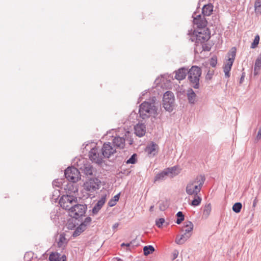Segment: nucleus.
Returning a JSON list of instances; mask_svg holds the SVG:
<instances>
[{
  "instance_id": "nucleus-1",
  "label": "nucleus",
  "mask_w": 261,
  "mask_h": 261,
  "mask_svg": "<svg viewBox=\"0 0 261 261\" xmlns=\"http://www.w3.org/2000/svg\"><path fill=\"white\" fill-rule=\"evenodd\" d=\"M161 105L157 101L156 98L154 96L151 97L147 101H144L140 106L139 110V114H158L160 113Z\"/></svg>"
},
{
  "instance_id": "nucleus-25",
  "label": "nucleus",
  "mask_w": 261,
  "mask_h": 261,
  "mask_svg": "<svg viewBox=\"0 0 261 261\" xmlns=\"http://www.w3.org/2000/svg\"><path fill=\"white\" fill-rule=\"evenodd\" d=\"M167 170L169 172L171 177H173V176L178 175L180 171L179 168L176 166H174L171 168H167Z\"/></svg>"
},
{
  "instance_id": "nucleus-26",
  "label": "nucleus",
  "mask_w": 261,
  "mask_h": 261,
  "mask_svg": "<svg viewBox=\"0 0 261 261\" xmlns=\"http://www.w3.org/2000/svg\"><path fill=\"white\" fill-rule=\"evenodd\" d=\"M67 240L65 238V234L62 233L60 234L59 239L58 241V245L59 247H64L67 244Z\"/></svg>"
},
{
  "instance_id": "nucleus-24",
  "label": "nucleus",
  "mask_w": 261,
  "mask_h": 261,
  "mask_svg": "<svg viewBox=\"0 0 261 261\" xmlns=\"http://www.w3.org/2000/svg\"><path fill=\"white\" fill-rule=\"evenodd\" d=\"M187 97L190 103H194L196 101V95L191 88L189 89L187 91Z\"/></svg>"
},
{
  "instance_id": "nucleus-20",
  "label": "nucleus",
  "mask_w": 261,
  "mask_h": 261,
  "mask_svg": "<svg viewBox=\"0 0 261 261\" xmlns=\"http://www.w3.org/2000/svg\"><path fill=\"white\" fill-rule=\"evenodd\" d=\"M213 5L212 4H208L203 6L202 8V14L204 16H210L213 11Z\"/></svg>"
},
{
  "instance_id": "nucleus-33",
  "label": "nucleus",
  "mask_w": 261,
  "mask_h": 261,
  "mask_svg": "<svg viewBox=\"0 0 261 261\" xmlns=\"http://www.w3.org/2000/svg\"><path fill=\"white\" fill-rule=\"evenodd\" d=\"M86 229L83 227V225H79L74 231L72 236L76 237L79 236L82 232H83Z\"/></svg>"
},
{
  "instance_id": "nucleus-30",
  "label": "nucleus",
  "mask_w": 261,
  "mask_h": 261,
  "mask_svg": "<svg viewBox=\"0 0 261 261\" xmlns=\"http://www.w3.org/2000/svg\"><path fill=\"white\" fill-rule=\"evenodd\" d=\"M154 251V248L152 245L145 246L143 248L144 254L146 256L152 253Z\"/></svg>"
},
{
  "instance_id": "nucleus-9",
  "label": "nucleus",
  "mask_w": 261,
  "mask_h": 261,
  "mask_svg": "<svg viewBox=\"0 0 261 261\" xmlns=\"http://www.w3.org/2000/svg\"><path fill=\"white\" fill-rule=\"evenodd\" d=\"M236 53L235 50H232L230 53H229L228 59L224 64L223 71L225 73V76L226 77L228 78L230 77V71L235 59Z\"/></svg>"
},
{
  "instance_id": "nucleus-8",
  "label": "nucleus",
  "mask_w": 261,
  "mask_h": 261,
  "mask_svg": "<svg viewBox=\"0 0 261 261\" xmlns=\"http://www.w3.org/2000/svg\"><path fill=\"white\" fill-rule=\"evenodd\" d=\"M101 181L97 178H89L84 184V188L87 191L93 192L100 187Z\"/></svg>"
},
{
  "instance_id": "nucleus-43",
  "label": "nucleus",
  "mask_w": 261,
  "mask_h": 261,
  "mask_svg": "<svg viewBox=\"0 0 261 261\" xmlns=\"http://www.w3.org/2000/svg\"><path fill=\"white\" fill-rule=\"evenodd\" d=\"M116 204V202L113 199H111L109 200L108 202V205L110 207H112Z\"/></svg>"
},
{
  "instance_id": "nucleus-13",
  "label": "nucleus",
  "mask_w": 261,
  "mask_h": 261,
  "mask_svg": "<svg viewBox=\"0 0 261 261\" xmlns=\"http://www.w3.org/2000/svg\"><path fill=\"white\" fill-rule=\"evenodd\" d=\"M203 32H198L197 34H196V42L202 43L210 39V34L208 30H204Z\"/></svg>"
},
{
  "instance_id": "nucleus-47",
  "label": "nucleus",
  "mask_w": 261,
  "mask_h": 261,
  "mask_svg": "<svg viewBox=\"0 0 261 261\" xmlns=\"http://www.w3.org/2000/svg\"><path fill=\"white\" fill-rule=\"evenodd\" d=\"M119 196H120L119 194H118L114 196L113 199L116 202V203L117 202V201H118L119 200Z\"/></svg>"
},
{
  "instance_id": "nucleus-31",
  "label": "nucleus",
  "mask_w": 261,
  "mask_h": 261,
  "mask_svg": "<svg viewBox=\"0 0 261 261\" xmlns=\"http://www.w3.org/2000/svg\"><path fill=\"white\" fill-rule=\"evenodd\" d=\"M60 254L59 253H52L49 256L50 261H62L61 259Z\"/></svg>"
},
{
  "instance_id": "nucleus-23",
  "label": "nucleus",
  "mask_w": 261,
  "mask_h": 261,
  "mask_svg": "<svg viewBox=\"0 0 261 261\" xmlns=\"http://www.w3.org/2000/svg\"><path fill=\"white\" fill-rule=\"evenodd\" d=\"M191 237V234H187L185 233L180 237L177 236L175 239V243L178 245L183 244Z\"/></svg>"
},
{
  "instance_id": "nucleus-39",
  "label": "nucleus",
  "mask_w": 261,
  "mask_h": 261,
  "mask_svg": "<svg viewBox=\"0 0 261 261\" xmlns=\"http://www.w3.org/2000/svg\"><path fill=\"white\" fill-rule=\"evenodd\" d=\"M259 36L258 35H256L255 36L253 42L251 44V48H256L259 43Z\"/></svg>"
},
{
  "instance_id": "nucleus-7",
  "label": "nucleus",
  "mask_w": 261,
  "mask_h": 261,
  "mask_svg": "<svg viewBox=\"0 0 261 261\" xmlns=\"http://www.w3.org/2000/svg\"><path fill=\"white\" fill-rule=\"evenodd\" d=\"M65 177L72 182H76L80 179V172L73 167H68L64 172Z\"/></svg>"
},
{
  "instance_id": "nucleus-11",
  "label": "nucleus",
  "mask_w": 261,
  "mask_h": 261,
  "mask_svg": "<svg viewBox=\"0 0 261 261\" xmlns=\"http://www.w3.org/2000/svg\"><path fill=\"white\" fill-rule=\"evenodd\" d=\"M100 151L98 148H93L91 149L89 154L90 160L96 163H101L104 157L102 156V152L101 151L100 152Z\"/></svg>"
},
{
  "instance_id": "nucleus-57",
  "label": "nucleus",
  "mask_w": 261,
  "mask_h": 261,
  "mask_svg": "<svg viewBox=\"0 0 261 261\" xmlns=\"http://www.w3.org/2000/svg\"><path fill=\"white\" fill-rule=\"evenodd\" d=\"M146 115H140V117L143 118V119H144L145 117L144 116H145ZM148 117H149V116L150 115H147Z\"/></svg>"
},
{
  "instance_id": "nucleus-10",
  "label": "nucleus",
  "mask_w": 261,
  "mask_h": 261,
  "mask_svg": "<svg viewBox=\"0 0 261 261\" xmlns=\"http://www.w3.org/2000/svg\"><path fill=\"white\" fill-rule=\"evenodd\" d=\"M116 148L111 145L110 142H106L103 144L100 151L102 152V156L105 158H109L116 152Z\"/></svg>"
},
{
  "instance_id": "nucleus-38",
  "label": "nucleus",
  "mask_w": 261,
  "mask_h": 261,
  "mask_svg": "<svg viewBox=\"0 0 261 261\" xmlns=\"http://www.w3.org/2000/svg\"><path fill=\"white\" fill-rule=\"evenodd\" d=\"M137 162V154L136 153L133 154L130 158L126 161L127 164H134Z\"/></svg>"
},
{
  "instance_id": "nucleus-18",
  "label": "nucleus",
  "mask_w": 261,
  "mask_h": 261,
  "mask_svg": "<svg viewBox=\"0 0 261 261\" xmlns=\"http://www.w3.org/2000/svg\"><path fill=\"white\" fill-rule=\"evenodd\" d=\"M80 169L81 171L87 176H91L93 175V168L90 164H84Z\"/></svg>"
},
{
  "instance_id": "nucleus-52",
  "label": "nucleus",
  "mask_w": 261,
  "mask_h": 261,
  "mask_svg": "<svg viewBox=\"0 0 261 261\" xmlns=\"http://www.w3.org/2000/svg\"><path fill=\"white\" fill-rule=\"evenodd\" d=\"M130 246V243H123L121 244V247H123V246L129 247Z\"/></svg>"
},
{
  "instance_id": "nucleus-2",
  "label": "nucleus",
  "mask_w": 261,
  "mask_h": 261,
  "mask_svg": "<svg viewBox=\"0 0 261 261\" xmlns=\"http://www.w3.org/2000/svg\"><path fill=\"white\" fill-rule=\"evenodd\" d=\"M205 180V176L200 175L190 180L186 187V193L189 195H197L201 191Z\"/></svg>"
},
{
  "instance_id": "nucleus-59",
  "label": "nucleus",
  "mask_w": 261,
  "mask_h": 261,
  "mask_svg": "<svg viewBox=\"0 0 261 261\" xmlns=\"http://www.w3.org/2000/svg\"><path fill=\"white\" fill-rule=\"evenodd\" d=\"M195 33L196 34H197V32H194V33H193V35H195Z\"/></svg>"
},
{
  "instance_id": "nucleus-37",
  "label": "nucleus",
  "mask_w": 261,
  "mask_h": 261,
  "mask_svg": "<svg viewBox=\"0 0 261 261\" xmlns=\"http://www.w3.org/2000/svg\"><path fill=\"white\" fill-rule=\"evenodd\" d=\"M91 218L90 217H86L84 221L80 224V225H83V227L85 229L87 228L88 226H89L91 222Z\"/></svg>"
},
{
  "instance_id": "nucleus-53",
  "label": "nucleus",
  "mask_w": 261,
  "mask_h": 261,
  "mask_svg": "<svg viewBox=\"0 0 261 261\" xmlns=\"http://www.w3.org/2000/svg\"><path fill=\"white\" fill-rule=\"evenodd\" d=\"M61 259H62V261H66V256L65 255H63L61 258Z\"/></svg>"
},
{
  "instance_id": "nucleus-40",
  "label": "nucleus",
  "mask_w": 261,
  "mask_h": 261,
  "mask_svg": "<svg viewBox=\"0 0 261 261\" xmlns=\"http://www.w3.org/2000/svg\"><path fill=\"white\" fill-rule=\"evenodd\" d=\"M214 70L209 69L206 73L205 76V79L207 80H210L212 79L213 75H214Z\"/></svg>"
},
{
  "instance_id": "nucleus-49",
  "label": "nucleus",
  "mask_w": 261,
  "mask_h": 261,
  "mask_svg": "<svg viewBox=\"0 0 261 261\" xmlns=\"http://www.w3.org/2000/svg\"><path fill=\"white\" fill-rule=\"evenodd\" d=\"M202 47L204 50L209 51L210 50V47L207 46L205 44L204 45H202Z\"/></svg>"
},
{
  "instance_id": "nucleus-44",
  "label": "nucleus",
  "mask_w": 261,
  "mask_h": 261,
  "mask_svg": "<svg viewBox=\"0 0 261 261\" xmlns=\"http://www.w3.org/2000/svg\"><path fill=\"white\" fill-rule=\"evenodd\" d=\"M178 255V251L177 250L173 251L172 253L173 259H176Z\"/></svg>"
},
{
  "instance_id": "nucleus-58",
  "label": "nucleus",
  "mask_w": 261,
  "mask_h": 261,
  "mask_svg": "<svg viewBox=\"0 0 261 261\" xmlns=\"http://www.w3.org/2000/svg\"><path fill=\"white\" fill-rule=\"evenodd\" d=\"M117 261H122V259H120V258H118V260H117Z\"/></svg>"
},
{
  "instance_id": "nucleus-51",
  "label": "nucleus",
  "mask_w": 261,
  "mask_h": 261,
  "mask_svg": "<svg viewBox=\"0 0 261 261\" xmlns=\"http://www.w3.org/2000/svg\"><path fill=\"white\" fill-rule=\"evenodd\" d=\"M258 200H257V198L256 197L254 200H253V206L254 207H255L256 204H257V202Z\"/></svg>"
},
{
  "instance_id": "nucleus-22",
  "label": "nucleus",
  "mask_w": 261,
  "mask_h": 261,
  "mask_svg": "<svg viewBox=\"0 0 261 261\" xmlns=\"http://www.w3.org/2000/svg\"><path fill=\"white\" fill-rule=\"evenodd\" d=\"M194 225L191 221L185 222L182 231L187 234H192V231L193 230Z\"/></svg>"
},
{
  "instance_id": "nucleus-56",
  "label": "nucleus",
  "mask_w": 261,
  "mask_h": 261,
  "mask_svg": "<svg viewBox=\"0 0 261 261\" xmlns=\"http://www.w3.org/2000/svg\"><path fill=\"white\" fill-rule=\"evenodd\" d=\"M57 181L56 180H54L53 182V186H57Z\"/></svg>"
},
{
  "instance_id": "nucleus-27",
  "label": "nucleus",
  "mask_w": 261,
  "mask_h": 261,
  "mask_svg": "<svg viewBox=\"0 0 261 261\" xmlns=\"http://www.w3.org/2000/svg\"><path fill=\"white\" fill-rule=\"evenodd\" d=\"M211 210L212 207L211 203L206 204L204 207L202 218L204 219H207L211 213Z\"/></svg>"
},
{
  "instance_id": "nucleus-41",
  "label": "nucleus",
  "mask_w": 261,
  "mask_h": 261,
  "mask_svg": "<svg viewBox=\"0 0 261 261\" xmlns=\"http://www.w3.org/2000/svg\"><path fill=\"white\" fill-rule=\"evenodd\" d=\"M164 222L165 219L164 218H161L156 220L155 224L159 228H161Z\"/></svg>"
},
{
  "instance_id": "nucleus-46",
  "label": "nucleus",
  "mask_w": 261,
  "mask_h": 261,
  "mask_svg": "<svg viewBox=\"0 0 261 261\" xmlns=\"http://www.w3.org/2000/svg\"><path fill=\"white\" fill-rule=\"evenodd\" d=\"M261 138V126L259 127V130L258 131L256 139L257 140H259Z\"/></svg>"
},
{
  "instance_id": "nucleus-42",
  "label": "nucleus",
  "mask_w": 261,
  "mask_h": 261,
  "mask_svg": "<svg viewBox=\"0 0 261 261\" xmlns=\"http://www.w3.org/2000/svg\"><path fill=\"white\" fill-rule=\"evenodd\" d=\"M217 63V61L216 58H212L210 61V64L211 66L213 67H215Z\"/></svg>"
},
{
  "instance_id": "nucleus-54",
  "label": "nucleus",
  "mask_w": 261,
  "mask_h": 261,
  "mask_svg": "<svg viewBox=\"0 0 261 261\" xmlns=\"http://www.w3.org/2000/svg\"><path fill=\"white\" fill-rule=\"evenodd\" d=\"M135 242H136L135 240H133L132 241H131V242H130V245H134V246H137V245H138V244H135Z\"/></svg>"
},
{
  "instance_id": "nucleus-55",
  "label": "nucleus",
  "mask_w": 261,
  "mask_h": 261,
  "mask_svg": "<svg viewBox=\"0 0 261 261\" xmlns=\"http://www.w3.org/2000/svg\"><path fill=\"white\" fill-rule=\"evenodd\" d=\"M154 205H151L149 208V211L152 212L153 211Z\"/></svg>"
},
{
  "instance_id": "nucleus-15",
  "label": "nucleus",
  "mask_w": 261,
  "mask_h": 261,
  "mask_svg": "<svg viewBox=\"0 0 261 261\" xmlns=\"http://www.w3.org/2000/svg\"><path fill=\"white\" fill-rule=\"evenodd\" d=\"M106 201V195H102L100 199L97 202L96 204L92 208V213L94 215L97 214L101 208Z\"/></svg>"
},
{
  "instance_id": "nucleus-36",
  "label": "nucleus",
  "mask_w": 261,
  "mask_h": 261,
  "mask_svg": "<svg viewBox=\"0 0 261 261\" xmlns=\"http://www.w3.org/2000/svg\"><path fill=\"white\" fill-rule=\"evenodd\" d=\"M254 7L255 12L258 14H261V0L256 1Z\"/></svg>"
},
{
  "instance_id": "nucleus-50",
  "label": "nucleus",
  "mask_w": 261,
  "mask_h": 261,
  "mask_svg": "<svg viewBox=\"0 0 261 261\" xmlns=\"http://www.w3.org/2000/svg\"><path fill=\"white\" fill-rule=\"evenodd\" d=\"M119 225V224L118 223H115L112 227L113 230L115 231V230L118 227Z\"/></svg>"
},
{
  "instance_id": "nucleus-34",
  "label": "nucleus",
  "mask_w": 261,
  "mask_h": 261,
  "mask_svg": "<svg viewBox=\"0 0 261 261\" xmlns=\"http://www.w3.org/2000/svg\"><path fill=\"white\" fill-rule=\"evenodd\" d=\"M176 216L177 219L176 220V223L177 224H180L184 220L185 216L182 212L179 211L176 214Z\"/></svg>"
},
{
  "instance_id": "nucleus-4",
  "label": "nucleus",
  "mask_w": 261,
  "mask_h": 261,
  "mask_svg": "<svg viewBox=\"0 0 261 261\" xmlns=\"http://www.w3.org/2000/svg\"><path fill=\"white\" fill-rule=\"evenodd\" d=\"M174 94L171 91L166 92L163 97V107L166 111L171 112L174 108Z\"/></svg>"
},
{
  "instance_id": "nucleus-35",
  "label": "nucleus",
  "mask_w": 261,
  "mask_h": 261,
  "mask_svg": "<svg viewBox=\"0 0 261 261\" xmlns=\"http://www.w3.org/2000/svg\"><path fill=\"white\" fill-rule=\"evenodd\" d=\"M242 207V203L240 202L235 203L232 206V210L236 213H238L240 212L241 208Z\"/></svg>"
},
{
  "instance_id": "nucleus-6",
  "label": "nucleus",
  "mask_w": 261,
  "mask_h": 261,
  "mask_svg": "<svg viewBox=\"0 0 261 261\" xmlns=\"http://www.w3.org/2000/svg\"><path fill=\"white\" fill-rule=\"evenodd\" d=\"M87 210V206L86 204H81L76 203L73 207L71 208L69 213L71 216L77 219L85 216Z\"/></svg>"
},
{
  "instance_id": "nucleus-19",
  "label": "nucleus",
  "mask_w": 261,
  "mask_h": 261,
  "mask_svg": "<svg viewBox=\"0 0 261 261\" xmlns=\"http://www.w3.org/2000/svg\"><path fill=\"white\" fill-rule=\"evenodd\" d=\"M169 176L170 174L168 172L167 169L163 170L162 172L157 174L154 177V182L156 181H162L166 179L167 176Z\"/></svg>"
},
{
  "instance_id": "nucleus-17",
  "label": "nucleus",
  "mask_w": 261,
  "mask_h": 261,
  "mask_svg": "<svg viewBox=\"0 0 261 261\" xmlns=\"http://www.w3.org/2000/svg\"><path fill=\"white\" fill-rule=\"evenodd\" d=\"M174 72L175 73V78L178 81H180L186 77L188 72V69L185 67H182L179 68L178 70L175 71Z\"/></svg>"
},
{
  "instance_id": "nucleus-48",
  "label": "nucleus",
  "mask_w": 261,
  "mask_h": 261,
  "mask_svg": "<svg viewBox=\"0 0 261 261\" xmlns=\"http://www.w3.org/2000/svg\"><path fill=\"white\" fill-rule=\"evenodd\" d=\"M245 76V73L244 72L242 73V76H241L240 80V84H242L243 83V82L244 81Z\"/></svg>"
},
{
  "instance_id": "nucleus-14",
  "label": "nucleus",
  "mask_w": 261,
  "mask_h": 261,
  "mask_svg": "<svg viewBox=\"0 0 261 261\" xmlns=\"http://www.w3.org/2000/svg\"><path fill=\"white\" fill-rule=\"evenodd\" d=\"M125 141L123 137L116 136L113 139L112 143L115 148L123 149L125 146Z\"/></svg>"
},
{
  "instance_id": "nucleus-16",
  "label": "nucleus",
  "mask_w": 261,
  "mask_h": 261,
  "mask_svg": "<svg viewBox=\"0 0 261 261\" xmlns=\"http://www.w3.org/2000/svg\"><path fill=\"white\" fill-rule=\"evenodd\" d=\"M135 133L139 137H142L146 133V126L144 123H139L134 127Z\"/></svg>"
},
{
  "instance_id": "nucleus-5",
  "label": "nucleus",
  "mask_w": 261,
  "mask_h": 261,
  "mask_svg": "<svg viewBox=\"0 0 261 261\" xmlns=\"http://www.w3.org/2000/svg\"><path fill=\"white\" fill-rule=\"evenodd\" d=\"M77 198L73 195H63L59 200V204L63 208L70 211L77 203Z\"/></svg>"
},
{
  "instance_id": "nucleus-3",
  "label": "nucleus",
  "mask_w": 261,
  "mask_h": 261,
  "mask_svg": "<svg viewBox=\"0 0 261 261\" xmlns=\"http://www.w3.org/2000/svg\"><path fill=\"white\" fill-rule=\"evenodd\" d=\"M200 68L197 66H193L188 70V80L190 85L195 89H199L200 86L199 77L201 75Z\"/></svg>"
},
{
  "instance_id": "nucleus-21",
  "label": "nucleus",
  "mask_w": 261,
  "mask_h": 261,
  "mask_svg": "<svg viewBox=\"0 0 261 261\" xmlns=\"http://www.w3.org/2000/svg\"><path fill=\"white\" fill-rule=\"evenodd\" d=\"M261 68V51L260 53L256 59L254 67V75H257L258 74L259 70Z\"/></svg>"
},
{
  "instance_id": "nucleus-32",
  "label": "nucleus",
  "mask_w": 261,
  "mask_h": 261,
  "mask_svg": "<svg viewBox=\"0 0 261 261\" xmlns=\"http://www.w3.org/2000/svg\"><path fill=\"white\" fill-rule=\"evenodd\" d=\"M156 146V144L154 143L153 142H151L150 145L146 147L145 151L147 152L148 154H150L155 151Z\"/></svg>"
},
{
  "instance_id": "nucleus-28",
  "label": "nucleus",
  "mask_w": 261,
  "mask_h": 261,
  "mask_svg": "<svg viewBox=\"0 0 261 261\" xmlns=\"http://www.w3.org/2000/svg\"><path fill=\"white\" fill-rule=\"evenodd\" d=\"M194 199L191 201L190 205L193 206H198L201 202L202 198L201 197L197 195H195Z\"/></svg>"
},
{
  "instance_id": "nucleus-45",
  "label": "nucleus",
  "mask_w": 261,
  "mask_h": 261,
  "mask_svg": "<svg viewBox=\"0 0 261 261\" xmlns=\"http://www.w3.org/2000/svg\"><path fill=\"white\" fill-rule=\"evenodd\" d=\"M56 213L55 212H53L50 213V218L54 221H56Z\"/></svg>"
},
{
  "instance_id": "nucleus-29",
  "label": "nucleus",
  "mask_w": 261,
  "mask_h": 261,
  "mask_svg": "<svg viewBox=\"0 0 261 261\" xmlns=\"http://www.w3.org/2000/svg\"><path fill=\"white\" fill-rule=\"evenodd\" d=\"M159 209L161 211H165L169 207V202L167 200L159 201Z\"/></svg>"
},
{
  "instance_id": "nucleus-12",
  "label": "nucleus",
  "mask_w": 261,
  "mask_h": 261,
  "mask_svg": "<svg viewBox=\"0 0 261 261\" xmlns=\"http://www.w3.org/2000/svg\"><path fill=\"white\" fill-rule=\"evenodd\" d=\"M193 23L199 29L204 28L207 24V21L205 18L204 16H202L201 14H199L196 16L193 15Z\"/></svg>"
}]
</instances>
